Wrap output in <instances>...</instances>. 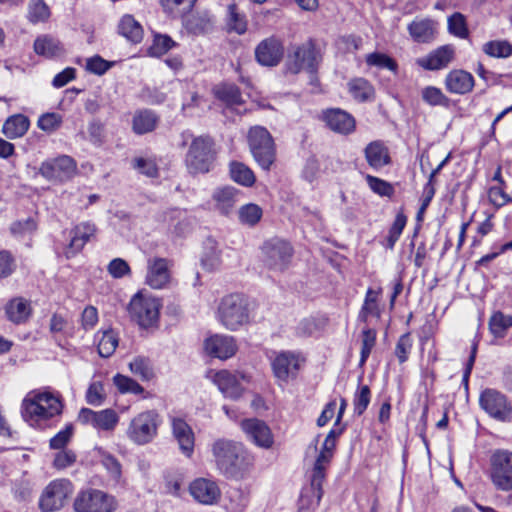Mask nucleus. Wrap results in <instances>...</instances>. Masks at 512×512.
Here are the masks:
<instances>
[{
  "mask_svg": "<svg viewBox=\"0 0 512 512\" xmlns=\"http://www.w3.org/2000/svg\"><path fill=\"white\" fill-rule=\"evenodd\" d=\"M64 404L60 394L49 391L37 392L22 401L21 415L31 427L39 430L54 427L63 412Z\"/></svg>",
  "mask_w": 512,
  "mask_h": 512,
  "instance_id": "obj_1",
  "label": "nucleus"
},
{
  "mask_svg": "<svg viewBox=\"0 0 512 512\" xmlns=\"http://www.w3.org/2000/svg\"><path fill=\"white\" fill-rule=\"evenodd\" d=\"M217 467L227 478H236L253 463L252 455L244 446L232 440L218 439L212 445Z\"/></svg>",
  "mask_w": 512,
  "mask_h": 512,
  "instance_id": "obj_2",
  "label": "nucleus"
},
{
  "mask_svg": "<svg viewBox=\"0 0 512 512\" xmlns=\"http://www.w3.org/2000/svg\"><path fill=\"white\" fill-rule=\"evenodd\" d=\"M218 320L230 331H237L250 324L251 308L248 298L241 293H232L221 299Z\"/></svg>",
  "mask_w": 512,
  "mask_h": 512,
  "instance_id": "obj_3",
  "label": "nucleus"
},
{
  "mask_svg": "<svg viewBox=\"0 0 512 512\" xmlns=\"http://www.w3.org/2000/svg\"><path fill=\"white\" fill-rule=\"evenodd\" d=\"M217 149L209 135L195 137L186 153L185 163L190 173H208L216 160Z\"/></svg>",
  "mask_w": 512,
  "mask_h": 512,
  "instance_id": "obj_4",
  "label": "nucleus"
},
{
  "mask_svg": "<svg viewBox=\"0 0 512 512\" xmlns=\"http://www.w3.org/2000/svg\"><path fill=\"white\" fill-rule=\"evenodd\" d=\"M317 45V39L308 38L305 42L293 46L287 55L286 70L291 74L307 71L313 84L317 80Z\"/></svg>",
  "mask_w": 512,
  "mask_h": 512,
  "instance_id": "obj_5",
  "label": "nucleus"
},
{
  "mask_svg": "<svg viewBox=\"0 0 512 512\" xmlns=\"http://www.w3.org/2000/svg\"><path fill=\"white\" fill-rule=\"evenodd\" d=\"M247 143L255 162L270 171L276 161V145L270 132L263 126H253L248 130Z\"/></svg>",
  "mask_w": 512,
  "mask_h": 512,
  "instance_id": "obj_6",
  "label": "nucleus"
},
{
  "mask_svg": "<svg viewBox=\"0 0 512 512\" xmlns=\"http://www.w3.org/2000/svg\"><path fill=\"white\" fill-rule=\"evenodd\" d=\"M162 419L156 410H147L135 416L128 427L129 439L138 445L150 443L158 433Z\"/></svg>",
  "mask_w": 512,
  "mask_h": 512,
  "instance_id": "obj_7",
  "label": "nucleus"
},
{
  "mask_svg": "<svg viewBox=\"0 0 512 512\" xmlns=\"http://www.w3.org/2000/svg\"><path fill=\"white\" fill-rule=\"evenodd\" d=\"M73 507L75 512H114L118 502L114 496L102 490L90 488L77 494Z\"/></svg>",
  "mask_w": 512,
  "mask_h": 512,
  "instance_id": "obj_8",
  "label": "nucleus"
},
{
  "mask_svg": "<svg viewBox=\"0 0 512 512\" xmlns=\"http://www.w3.org/2000/svg\"><path fill=\"white\" fill-rule=\"evenodd\" d=\"M161 304L158 299L135 294L128 306V312L133 321L140 327L150 328L157 324Z\"/></svg>",
  "mask_w": 512,
  "mask_h": 512,
  "instance_id": "obj_9",
  "label": "nucleus"
},
{
  "mask_svg": "<svg viewBox=\"0 0 512 512\" xmlns=\"http://www.w3.org/2000/svg\"><path fill=\"white\" fill-rule=\"evenodd\" d=\"M490 478L501 491L512 490V452L496 450L490 458Z\"/></svg>",
  "mask_w": 512,
  "mask_h": 512,
  "instance_id": "obj_10",
  "label": "nucleus"
},
{
  "mask_svg": "<svg viewBox=\"0 0 512 512\" xmlns=\"http://www.w3.org/2000/svg\"><path fill=\"white\" fill-rule=\"evenodd\" d=\"M72 492V483L67 479H58L50 482L43 490L39 499L40 510L42 512L60 510Z\"/></svg>",
  "mask_w": 512,
  "mask_h": 512,
  "instance_id": "obj_11",
  "label": "nucleus"
},
{
  "mask_svg": "<svg viewBox=\"0 0 512 512\" xmlns=\"http://www.w3.org/2000/svg\"><path fill=\"white\" fill-rule=\"evenodd\" d=\"M262 251L266 266L276 271L285 270L293 256V248L290 243L278 238L266 241Z\"/></svg>",
  "mask_w": 512,
  "mask_h": 512,
  "instance_id": "obj_12",
  "label": "nucleus"
},
{
  "mask_svg": "<svg viewBox=\"0 0 512 512\" xmlns=\"http://www.w3.org/2000/svg\"><path fill=\"white\" fill-rule=\"evenodd\" d=\"M76 170V161L68 155H61L42 162L39 174L48 181L63 183L70 180L75 175Z\"/></svg>",
  "mask_w": 512,
  "mask_h": 512,
  "instance_id": "obj_13",
  "label": "nucleus"
},
{
  "mask_svg": "<svg viewBox=\"0 0 512 512\" xmlns=\"http://www.w3.org/2000/svg\"><path fill=\"white\" fill-rule=\"evenodd\" d=\"M481 408L492 418L508 422L512 420V404L507 397L495 389L484 390L479 398Z\"/></svg>",
  "mask_w": 512,
  "mask_h": 512,
  "instance_id": "obj_14",
  "label": "nucleus"
},
{
  "mask_svg": "<svg viewBox=\"0 0 512 512\" xmlns=\"http://www.w3.org/2000/svg\"><path fill=\"white\" fill-rule=\"evenodd\" d=\"M285 54L284 43L278 36L272 35L261 40L254 49L255 61L262 67L278 66Z\"/></svg>",
  "mask_w": 512,
  "mask_h": 512,
  "instance_id": "obj_15",
  "label": "nucleus"
},
{
  "mask_svg": "<svg viewBox=\"0 0 512 512\" xmlns=\"http://www.w3.org/2000/svg\"><path fill=\"white\" fill-rule=\"evenodd\" d=\"M77 419L83 425H91L96 429L104 431L113 430L119 421L117 413L111 408L101 411L81 408Z\"/></svg>",
  "mask_w": 512,
  "mask_h": 512,
  "instance_id": "obj_16",
  "label": "nucleus"
},
{
  "mask_svg": "<svg viewBox=\"0 0 512 512\" xmlns=\"http://www.w3.org/2000/svg\"><path fill=\"white\" fill-rule=\"evenodd\" d=\"M241 380L249 381V377L241 372L221 370L215 374L214 382L226 398L238 400L241 398L244 387Z\"/></svg>",
  "mask_w": 512,
  "mask_h": 512,
  "instance_id": "obj_17",
  "label": "nucleus"
},
{
  "mask_svg": "<svg viewBox=\"0 0 512 512\" xmlns=\"http://www.w3.org/2000/svg\"><path fill=\"white\" fill-rule=\"evenodd\" d=\"M411 39L419 44L433 43L439 33V23L430 17H416L407 26Z\"/></svg>",
  "mask_w": 512,
  "mask_h": 512,
  "instance_id": "obj_18",
  "label": "nucleus"
},
{
  "mask_svg": "<svg viewBox=\"0 0 512 512\" xmlns=\"http://www.w3.org/2000/svg\"><path fill=\"white\" fill-rule=\"evenodd\" d=\"M456 49L452 44H445L429 52L426 56L418 58L417 64L428 71H437L447 68L455 59Z\"/></svg>",
  "mask_w": 512,
  "mask_h": 512,
  "instance_id": "obj_19",
  "label": "nucleus"
},
{
  "mask_svg": "<svg viewBox=\"0 0 512 512\" xmlns=\"http://www.w3.org/2000/svg\"><path fill=\"white\" fill-rule=\"evenodd\" d=\"M271 366L278 381L287 383L297 376L300 369V359L295 353L282 351L275 356Z\"/></svg>",
  "mask_w": 512,
  "mask_h": 512,
  "instance_id": "obj_20",
  "label": "nucleus"
},
{
  "mask_svg": "<svg viewBox=\"0 0 512 512\" xmlns=\"http://www.w3.org/2000/svg\"><path fill=\"white\" fill-rule=\"evenodd\" d=\"M327 127L340 135L352 134L356 129L355 118L340 108L327 109L322 114Z\"/></svg>",
  "mask_w": 512,
  "mask_h": 512,
  "instance_id": "obj_21",
  "label": "nucleus"
},
{
  "mask_svg": "<svg viewBox=\"0 0 512 512\" xmlns=\"http://www.w3.org/2000/svg\"><path fill=\"white\" fill-rule=\"evenodd\" d=\"M243 431L257 446L268 449L274 443V438L269 426L257 418L245 419L241 422Z\"/></svg>",
  "mask_w": 512,
  "mask_h": 512,
  "instance_id": "obj_22",
  "label": "nucleus"
},
{
  "mask_svg": "<svg viewBox=\"0 0 512 512\" xmlns=\"http://www.w3.org/2000/svg\"><path fill=\"white\" fill-rule=\"evenodd\" d=\"M189 491L197 502L204 505H214L221 497L217 483L206 478H198L191 482Z\"/></svg>",
  "mask_w": 512,
  "mask_h": 512,
  "instance_id": "obj_23",
  "label": "nucleus"
},
{
  "mask_svg": "<svg viewBox=\"0 0 512 512\" xmlns=\"http://www.w3.org/2000/svg\"><path fill=\"white\" fill-rule=\"evenodd\" d=\"M183 26L194 36L208 34L214 29L215 16L208 10L196 11L184 18Z\"/></svg>",
  "mask_w": 512,
  "mask_h": 512,
  "instance_id": "obj_24",
  "label": "nucleus"
},
{
  "mask_svg": "<svg viewBox=\"0 0 512 512\" xmlns=\"http://www.w3.org/2000/svg\"><path fill=\"white\" fill-rule=\"evenodd\" d=\"M204 348L208 355L222 360L234 356L237 351L234 337L224 335H215L206 339Z\"/></svg>",
  "mask_w": 512,
  "mask_h": 512,
  "instance_id": "obj_25",
  "label": "nucleus"
},
{
  "mask_svg": "<svg viewBox=\"0 0 512 512\" xmlns=\"http://www.w3.org/2000/svg\"><path fill=\"white\" fill-rule=\"evenodd\" d=\"M96 227L91 222H81L77 224L71 231V240L66 249V256L70 258L80 252L85 244L95 235Z\"/></svg>",
  "mask_w": 512,
  "mask_h": 512,
  "instance_id": "obj_26",
  "label": "nucleus"
},
{
  "mask_svg": "<svg viewBox=\"0 0 512 512\" xmlns=\"http://www.w3.org/2000/svg\"><path fill=\"white\" fill-rule=\"evenodd\" d=\"M240 191L233 186L218 187L212 194L214 208L220 214L228 216L239 201Z\"/></svg>",
  "mask_w": 512,
  "mask_h": 512,
  "instance_id": "obj_27",
  "label": "nucleus"
},
{
  "mask_svg": "<svg viewBox=\"0 0 512 512\" xmlns=\"http://www.w3.org/2000/svg\"><path fill=\"white\" fill-rule=\"evenodd\" d=\"M6 318L15 325H22L28 322L32 315L30 301L23 297L10 299L5 305Z\"/></svg>",
  "mask_w": 512,
  "mask_h": 512,
  "instance_id": "obj_28",
  "label": "nucleus"
},
{
  "mask_svg": "<svg viewBox=\"0 0 512 512\" xmlns=\"http://www.w3.org/2000/svg\"><path fill=\"white\" fill-rule=\"evenodd\" d=\"M169 278L168 262L165 258L149 259L146 283L151 288H163L168 283Z\"/></svg>",
  "mask_w": 512,
  "mask_h": 512,
  "instance_id": "obj_29",
  "label": "nucleus"
},
{
  "mask_svg": "<svg viewBox=\"0 0 512 512\" xmlns=\"http://www.w3.org/2000/svg\"><path fill=\"white\" fill-rule=\"evenodd\" d=\"M364 156L368 165L375 170H380L391 163L389 149L380 140L370 142L364 149Z\"/></svg>",
  "mask_w": 512,
  "mask_h": 512,
  "instance_id": "obj_30",
  "label": "nucleus"
},
{
  "mask_svg": "<svg viewBox=\"0 0 512 512\" xmlns=\"http://www.w3.org/2000/svg\"><path fill=\"white\" fill-rule=\"evenodd\" d=\"M445 87L450 93L463 95L473 89L474 78L467 71L455 69L446 75Z\"/></svg>",
  "mask_w": 512,
  "mask_h": 512,
  "instance_id": "obj_31",
  "label": "nucleus"
},
{
  "mask_svg": "<svg viewBox=\"0 0 512 512\" xmlns=\"http://www.w3.org/2000/svg\"><path fill=\"white\" fill-rule=\"evenodd\" d=\"M172 430L183 454L190 457L194 451V433L191 427L181 418H174Z\"/></svg>",
  "mask_w": 512,
  "mask_h": 512,
  "instance_id": "obj_32",
  "label": "nucleus"
},
{
  "mask_svg": "<svg viewBox=\"0 0 512 512\" xmlns=\"http://www.w3.org/2000/svg\"><path fill=\"white\" fill-rule=\"evenodd\" d=\"M317 435L312 443L309 445L305 452V464H313V474L311 477V486L314 490V496L317 502H320V453L317 449L318 438Z\"/></svg>",
  "mask_w": 512,
  "mask_h": 512,
  "instance_id": "obj_33",
  "label": "nucleus"
},
{
  "mask_svg": "<svg viewBox=\"0 0 512 512\" xmlns=\"http://www.w3.org/2000/svg\"><path fill=\"white\" fill-rule=\"evenodd\" d=\"M159 118L157 114L150 109L137 110L132 120V130L137 135H143L155 130Z\"/></svg>",
  "mask_w": 512,
  "mask_h": 512,
  "instance_id": "obj_34",
  "label": "nucleus"
},
{
  "mask_svg": "<svg viewBox=\"0 0 512 512\" xmlns=\"http://www.w3.org/2000/svg\"><path fill=\"white\" fill-rule=\"evenodd\" d=\"M346 406H347L346 400L344 398H340V406L338 408L336 425H338L340 419L342 418V415L346 409ZM343 429L344 428L341 426H336L326 436L325 441L322 445V455H321L322 465L325 462H328L330 460V458L332 457V451L335 447L336 438L342 434Z\"/></svg>",
  "mask_w": 512,
  "mask_h": 512,
  "instance_id": "obj_35",
  "label": "nucleus"
},
{
  "mask_svg": "<svg viewBox=\"0 0 512 512\" xmlns=\"http://www.w3.org/2000/svg\"><path fill=\"white\" fill-rule=\"evenodd\" d=\"M118 32L133 44L140 43L144 35L143 27L130 14H126L121 18L118 24Z\"/></svg>",
  "mask_w": 512,
  "mask_h": 512,
  "instance_id": "obj_36",
  "label": "nucleus"
},
{
  "mask_svg": "<svg viewBox=\"0 0 512 512\" xmlns=\"http://www.w3.org/2000/svg\"><path fill=\"white\" fill-rule=\"evenodd\" d=\"M30 127V120L23 114H15L6 119L2 132L8 139L22 137Z\"/></svg>",
  "mask_w": 512,
  "mask_h": 512,
  "instance_id": "obj_37",
  "label": "nucleus"
},
{
  "mask_svg": "<svg viewBox=\"0 0 512 512\" xmlns=\"http://www.w3.org/2000/svg\"><path fill=\"white\" fill-rule=\"evenodd\" d=\"M34 51L36 54L46 58H54L63 53V47L60 41L51 35H42L36 38L34 42Z\"/></svg>",
  "mask_w": 512,
  "mask_h": 512,
  "instance_id": "obj_38",
  "label": "nucleus"
},
{
  "mask_svg": "<svg viewBox=\"0 0 512 512\" xmlns=\"http://www.w3.org/2000/svg\"><path fill=\"white\" fill-rule=\"evenodd\" d=\"M214 95L227 106L242 105L244 103L241 90L236 84H220L215 87Z\"/></svg>",
  "mask_w": 512,
  "mask_h": 512,
  "instance_id": "obj_39",
  "label": "nucleus"
},
{
  "mask_svg": "<svg viewBox=\"0 0 512 512\" xmlns=\"http://www.w3.org/2000/svg\"><path fill=\"white\" fill-rule=\"evenodd\" d=\"M226 25L229 31H234L239 35L247 31L246 16L239 11L236 3H230L227 6Z\"/></svg>",
  "mask_w": 512,
  "mask_h": 512,
  "instance_id": "obj_40",
  "label": "nucleus"
},
{
  "mask_svg": "<svg viewBox=\"0 0 512 512\" xmlns=\"http://www.w3.org/2000/svg\"><path fill=\"white\" fill-rule=\"evenodd\" d=\"M197 0H160L163 11L174 18L185 17Z\"/></svg>",
  "mask_w": 512,
  "mask_h": 512,
  "instance_id": "obj_41",
  "label": "nucleus"
},
{
  "mask_svg": "<svg viewBox=\"0 0 512 512\" xmlns=\"http://www.w3.org/2000/svg\"><path fill=\"white\" fill-rule=\"evenodd\" d=\"M178 45L169 35L154 33L152 44L148 48L147 54L151 57H161Z\"/></svg>",
  "mask_w": 512,
  "mask_h": 512,
  "instance_id": "obj_42",
  "label": "nucleus"
},
{
  "mask_svg": "<svg viewBox=\"0 0 512 512\" xmlns=\"http://www.w3.org/2000/svg\"><path fill=\"white\" fill-rule=\"evenodd\" d=\"M230 176L233 181L245 187H251L256 181L254 172L247 165L236 161L230 164Z\"/></svg>",
  "mask_w": 512,
  "mask_h": 512,
  "instance_id": "obj_43",
  "label": "nucleus"
},
{
  "mask_svg": "<svg viewBox=\"0 0 512 512\" xmlns=\"http://www.w3.org/2000/svg\"><path fill=\"white\" fill-rule=\"evenodd\" d=\"M27 9V19L32 24L46 22L51 15L50 8L44 0H30Z\"/></svg>",
  "mask_w": 512,
  "mask_h": 512,
  "instance_id": "obj_44",
  "label": "nucleus"
},
{
  "mask_svg": "<svg viewBox=\"0 0 512 512\" xmlns=\"http://www.w3.org/2000/svg\"><path fill=\"white\" fill-rule=\"evenodd\" d=\"M482 51L493 58H508L512 56V44L508 40H491L483 45Z\"/></svg>",
  "mask_w": 512,
  "mask_h": 512,
  "instance_id": "obj_45",
  "label": "nucleus"
},
{
  "mask_svg": "<svg viewBox=\"0 0 512 512\" xmlns=\"http://www.w3.org/2000/svg\"><path fill=\"white\" fill-rule=\"evenodd\" d=\"M130 371L143 381H149L154 377L152 362L144 356H137L129 363Z\"/></svg>",
  "mask_w": 512,
  "mask_h": 512,
  "instance_id": "obj_46",
  "label": "nucleus"
},
{
  "mask_svg": "<svg viewBox=\"0 0 512 512\" xmlns=\"http://www.w3.org/2000/svg\"><path fill=\"white\" fill-rule=\"evenodd\" d=\"M512 326V316L500 311L495 312L489 320V330L496 338H503Z\"/></svg>",
  "mask_w": 512,
  "mask_h": 512,
  "instance_id": "obj_47",
  "label": "nucleus"
},
{
  "mask_svg": "<svg viewBox=\"0 0 512 512\" xmlns=\"http://www.w3.org/2000/svg\"><path fill=\"white\" fill-rule=\"evenodd\" d=\"M349 92L354 99L364 102L374 94L372 85L364 78H355L348 83Z\"/></svg>",
  "mask_w": 512,
  "mask_h": 512,
  "instance_id": "obj_48",
  "label": "nucleus"
},
{
  "mask_svg": "<svg viewBox=\"0 0 512 512\" xmlns=\"http://www.w3.org/2000/svg\"><path fill=\"white\" fill-rule=\"evenodd\" d=\"M447 27L448 32L455 37L466 39L469 36L466 17L460 12H455L448 17Z\"/></svg>",
  "mask_w": 512,
  "mask_h": 512,
  "instance_id": "obj_49",
  "label": "nucleus"
},
{
  "mask_svg": "<svg viewBox=\"0 0 512 512\" xmlns=\"http://www.w3.org/2000/svg\"><path fill=\"white\" fill-rule=\"evenodd\" d=\"M422 100L430 106L448 107L450 99L435 86H427L421 91Z\"/></svg>",
  "mask_w": 512,
  "mask_h": 512,
  "instance_id": "obj_50",
  "label": "nucleus"
},
{
  "mask_svg": "<svg viewBox=\"0 0 512 512\" xmlns=\"http://www.w3.org/2000/svg\"><path fill=\"white\" fill-rule=\"evenodd\" d=\"M377 300L378 292L369 288L366 292L365 300L358 316L360 321L367 322L369 316H379Z\"/></svg>",
  "mask_w": 512,
  "mask_h": 512,
  "instance_id": "obj_51",
  "label": "nucleus"
},
{
  "mask_svg": "<svg viewBox=\"0 0 512 512\" xmlns=\"http://www.w3.org/2000/svg\"><path fill=\"white\" fill-rule=\"evenodd\" d=\"M371 401V390L368 385H359L353 397V411L356 416H361L368 408Z\"/></svg>",
  "mask_w": 512,
  "mask_h": 512,
  "instance_id": "obj_52",
  "label": "nucleus"
},
{
  "mask_svg": "<svg viewBox=\"0 0 512 512\" xmlns=\"http://www.w3.org/2000/svg\"><path fill=\"white\" fill-rule=\"evenodd\" d=\"M407 223V217L403 212L397 213L393 224L391 225L388 235L386 237L385 247L392 250L400 238Z\"/></svg>",
  "mask_w": 512,
  "mask_h": 512,
  "instance_id": "obj_53",
  "label": "nucleus"
},
{
  "mask_svg": "<svg viewBox=\"0 0 512 512\" xmlns=\"http://www.w3.org/2000/svg\"><path fill=\"white\" fill-rule=\"evenodd\" d=\"M118 346V337L113 330H106L102 333L98 342V353L103 358L110 357Z\"/></svg>",
  "mask_w": 512,
  "mask_h": 512,
  "instance_id": "obj_54",
  "label": "nucleus"
},
{
  "mask_svg": "<svg viewBox=\"0 0 512 512\" xmlns=\"http://www.w3.org/2000/svg\"><path fill=\"white\" fill-rule=\"evenodd\" d=\"M262 214L261 207L254 203L243 205L238 211L240 222L251 227L260 221Z\"/></svg>",
  "mask_w": 512,
  "mask_h": 512,
  "instance_id": "obj_55",
  "label": "nucleus"
},
{
  "mask_svg": "<svg viewBox=\"0 0 512 512\" xmlns=\"http://www.w3.org/2000/svg\"><path fill=\"white\" fill-rule=\"evenodd\" d=\"M113 383L122 394L131 393L138 395L144 392V388L138 382L119 373L113 377Z\"/></svg>",
  "mask_w": 512,
  "mask_h": 512,
  "instance_id": "obj_56",
  "label": "nucleus"
},
{
  "mask_svg": "<svg viewBox=\"0 0 512 512\" xmlns=\"http://www.w3.org/2000/svg\"><path fill=\"white\" fill-rule=\"evenodd\" d=\"M366 183L368 187L377 195L381 197H392L395 193L394 186L387 182L386 180H383L381 178H378L376 176L372 175H366L365 176Z\"/></svg>",
  "mask_w": 512,
  "mask_h": 512,
  "instance_id": "obj_57",
  "label": "nucleus"
},
{
  "mask_svg": "<svg viewBox=\"0 0 512 512\" xmlns=\"http://www.w3.org/2000/svg\"><path fill=\"white\" fill-rule=\"evenodd\" d=\"M88 140L96 146L101 147L106 142L105 125L99 119H93L88 124Z\"/></svg>",
  "mask_w": 512,
  "mask_h": 512,
  "instance_id": "obj_58",
  "label": "nucleus"
},
{
  "mask_svg": "<svg viewBox=\"0 0 512 512\" xmlns=\"http://www.w3.org/2000/svg\"><path fill=\"white\" fill-rule=\"evenodd\" d=\"M74 434V425L67 423L61 431L54 435L49 441V447L53 450H62L71 441Z\"/></svg>",
  "mask_w": 512,
  "mask_h": 512,
  "instance_id": "obj_59",
  "label": "nucleus"
},
{
  "mask_svg": "<svg viewBox=\"0 0 512 512\" xmlns=\"http://www.w3.org/2000/svg\"><path fill=\"white\" fill-rule=\"evenodd\" d=\"M375 342H376V331L374 329H371V328H364L363 331H362V345H361V353H360V366H363L373 347L375 346Z\"/></svg>",
  "mask_w": 512,
  "mask_h": 512,
  "instance_id": "obj_60",
  "label": "nucleus"
},
{
  "mask_svg": "<svg viewBox=\"0 0 512 512\" xmlns=\"http://www.w3.org/2000/svg\"><path fill=\"white\" fill-rule=\"evenodd\" d=\"M62 124V116L58 113H44L42 114L37 122L38 127L47 133L54 132Z\"/></svg>",
  "mask_w": 512,
  "mask_h": 512,
  "instance_id": "obj_61",
  "label": "nucleus"
},
{
  "mask_svg": "<svg viewBox=\"0 0 512 512\" xmlns=\"http://www.w3.org/2000/svg\"><path fill=\"white\" fill-rule=\"evenodd\" d=\"M366 63L369 66H376L378 68H387L388 70L395 71L397 69L396 62L386 54L374 52L366 56Z\"/></svg>",
  "mask_w": 512,
  "mask_h": 512,
  "instance_id": "obj_62",
  "label": "nucleus"
},
{
  "mask_svg": "<svg viewBox=\"0 0 512 512\" xmlns=\"http://www.w3.org/2000/svg\"><path fill=\"white\" fill-rule=\"evenodd\" d=\"M113 65L114 62L107 61L101 56L95 55L87 59L86 69L89 72L100 76L105 74Z\"/></svg>",
  "mask_w": 512,
  "mask_h": 512,
  "instance_id": "obj_63",
  "label": "nucleus"
},
{
  "mask_svg": "<svg viewBox=\"0 0 512 512\" xmlns=\"http://www.w3.org/2000/svg\"><path fill=\"white\" fill-rule=\"evenodd\" d=\"M133 167L147 177L154 178L159 174L156 163L151 159L142 157L135 158L133 161Z\"/></svg>",
  "mask_w": 512,
  "mask_h": 512,
  "instance_id": "obj_64",
  "label": "nucleus"
}]
</instances>
